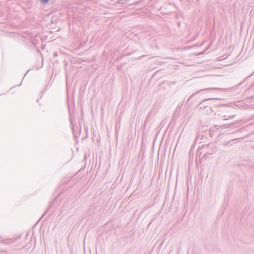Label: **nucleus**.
<instances>
[{"label":"nucleus","instance_id":"f257e3e1","mask_svg":"<svg viewBox=\"0 0 254 254\" xmlns=\"http://www.w3.org/2000/svg\"><path fill=\"white\" fill-rule=\"evenodd\" d=\"M204 101L201 102L200 104V108H202V111L203 113L206 114H211L213 112V108L210 106H204L203 103Z\"/></svg>","mask_w":254,"mask_h":254},{"label":"nucleus","instance_id":"f03ea898","mask_svg":"<svg viewBox=\"0 0 254 254\" xmlns=\"http://www.w3.org/2000/svg\"><path fill=\"white\" fill-rule=\"evenodd\" d=\"M220 88H205V89H201V90H198L197 91L195 92L193 94H192V95L188 99V102H189V101L193 96L196 95L197 94H198L199 93H200V92H201L202 91H214V90H220Z\"/></svg>","mask_w":254,"mask_h":254},{"label":"nucleus","instance_id":"7ed1b4c3","mask_svg":"<svg viewBox=\"0 0 254 254\" xmlns=\"http://www.w3.org/2000/svg\"><path fill=\"white\" fill-rule=\"evenodd\" d=\"M236 124V123H233V124H228V125H224L222 126L221 127L223 128H226L232 127Z\"/></svg>","mask_w":254,"mask_h":254},{"label":"nucleus","instance_id":"20e7f679","mask_svg":"<svg viewBox=\"0 0 254 254\" xmlns=\"http://www.w3.org/2000/svg\"><path fill=\"white\" fill-rule=\"evenodd\" d=\"M236 139H233V140H230V141H225V142H224L223 143V145L224 146H228V145H231V144H230L231 142L234 140H235Z\"/></svg>","mask_w":254,"mask_h":254},{"label":"nucleus","instance_id":"39448f33","mask_svg":"<svg viewBox=\"0 0 254 254\" xmlns=\"http://www.w3.org/2000/svg\"><path fill=\"white\" fill-rule=\"evenodd\" d=\"M39 1L42 3L46 4L48 3L49 1V0H39Z\"/></svg>","mask_w":254,"mask_h":254},{"label":"nucleus","instance_id":"423d86ee","mask_svg":"<svg viewBox=\"0 0 254 254\" xmlns=\"http://www.w3.org/2000/svg\"><path fill=\"white\" fill-rule=\"evenodd\" d=\"M235 117V115H231V116H228V118H225L224 119V120H229V119H234V117Z\"/></svg>","mask_w":254,"mask_h":254},{"label":"nucleus","instance_id":"0eeeda50","mask_svg":"<svg viewBox=\"0 0 254 254\" xmlns=\"http://www.w3.org/2000/svg\"><path fill=\"white\" fill-rule=\"evenodd\" d=\"M143 57H144V56L142 55V56H140L139 58H138V59H141Z\"/></svg>","mask_w":254,"mask_h":254},{"label":"nucleus","instance_id":"6e6552de","mask_svg":"<svg viewBox=\"0 0 254 254\" xmlns=\"http://www.w3.org/2000/svg\"><path fill=\"white\" fill-rule=\"evenodd\" d=\"M14 241H10L8 243H11L12 242H14Z\"/></svg>","mask_w":254,"mask_h":254},{"label":"nucleus","instance_id":"1a4fd4ad","mask_svg":"<svg viewBox=\"0 0 254 254\" xmlns=\"http://www.w3.org/2000/svg\"><path fill=\"white\" fill-rule=\"evenodd\" d=\"M70 121L71 124L72 125V121L71 120H70Z\"/></svg>","mask_w":254,"mask_h":254},{"label":"nucleus","instance_id":"9d476101","mask_svg":"<svg viewBox=\"0 0 254 254\" xmlns=\"http://www.w3.org/2000/svg\"><path fill=\"white\" fill-rule=\"evenodd\" d=\"M54 55H55V56H57V53H54Z\"/></svg>","mask_w":254,"mask_h":254}]
</instances>
